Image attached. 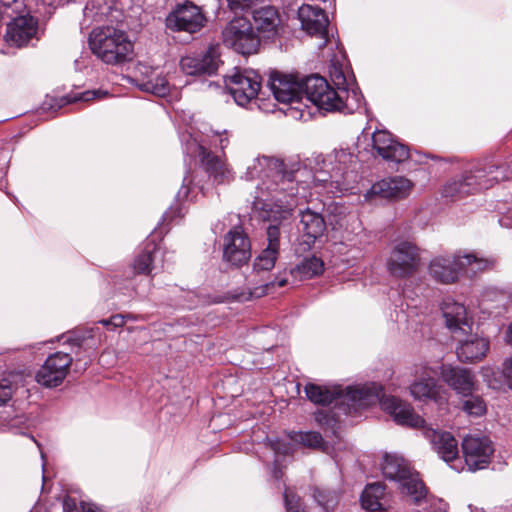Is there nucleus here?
<instances>
[{
    "label": "nucleus",
    "instance_id": "1",
    "mask_svg": "<svg viewBox=\"0 0 512 512\" xmlns=\"http://www.w3.org/2000/svg\"><path fill=\"white\" fill-rule=\"evenodd\" d=\"M298 170H287L283 160L261 156L251 160L244 178H261L258 195L252 202V211L261 220H287L299 204Z\"/></svg>",
    "mask_w": 512,
    "mask_h": 512
},
{
    "label": "nucleus",
    "instance_id": "2",
    "mask_svg": "<svg viewBox=\"0 0 512 512\" xmlns=\"http://www.w3.org/2000/svg\"><path fill=\"white\" fill-rule=\"evenodd\" d=\"M305 393L315 404L329 405L337 401L340 405H346L348 414H351V410L357 411L380 401L382 409L399 425L419 428L425 423L424 419L415 413L410 403L395 396L382 397L383 387L374 382L346 387L345 390L341 387L328 388L309 383L305 387Z\"/></svg>",
    "mask_w": 512,
    "mask_h": 512
},
{
    "label": "nucleus",
    "instance_id": "3",
    "mask_svg": "<svg viewBox=\"0 0 512 512\" xmlns=\"http://www.w3.org/2000/svg\"><path fill=\"white\" fill-rule=\"evenodd\" d=\"M331 78L335 88L325 78L319 75H310L304 82L306 101L326 112H342L352 114L360 109L363 96L357 88H350L344 72L334 68Z\"/></svg>",
    "mask_w": 512,
    "mask_h": 512
},
{
    "label": "nucleus",
    "instance_id": "4",
    "mask_svg": "<svg viewBox=\"0 0 512 512\" xmlns=\"http://www.w3.org/2000/svg\"><path fill=\"white\" fill-rule=\"evenodd\" d=\"M512 177V163L509 165L489 164L475 167L465 172L460 178L448 182L443 188V195L462 198L466 195L489 189L496 183Z\"/></svg>",
    "mask_w": 512,
    "mask_h": 512
},
{
    "label": "nucleus",
    "instance_id": "5",
    "mask_svg": "<svg viewBox=\"0 0 512 512\" xmlns=\"http://www.w3.org/2000/svg\"><path fill=\"white\" fill-rule=\"evenodd\" d=\"M88 42L92 53L106 64L118 65L132 59L133 43L120 29L112 26L94 28Z\"/></svg>",
    "mask_w": 512,
    "mask_h": 512
},
{
    "label": "nucleus",
    "instance_id": "6",
    "mask_svg": "<svg viewBox=\"0 0 512 512\" xmlns=\"http://www.w3.org/2000/svg\"><path fill=\"white\" fill-rule=\"evenodd\" d=\"M494 264V259L479 258L473 253H456L452 256L433 258L429 265V274L438 282L450 284L457 281L460 274L472 277L477 272L493 267Z\"/></svg>",
    "mask_w": 512,
    "mask_h": 512
},
{
    "label": "nucleus",
    "instance_id": "7",
    "mask_svg": "<svg viewBox=\"0 0 512 512\" xmlns=\"http://www.w3.org/2000/svg\"><path fill=\"white\" fill-rule=\"evenodd\" d=\"M306 78L299 80L295 75L281 72H272L269 78V87L278 102L290 104V115L301 120L306 119L310 112L302 108L305 97L304 82Z\"/></svg>",
    "mask_w": 512,
    "mask_h": 512
},
{
    "label": "nucleus",
    "instance_id": "8",
    "mask_svg": "<svg viewBox=\"0 0 512 512\" xmlns=\"http://www.w3.org/2000/svg\"><path fill=\"white\" fill-rule=\"evenodd\" d=\"M383 475L390 480L400 484L402 493L413 497L417 503L426 495L423 482L414 473L409 463L397 455H385L382 463Z\"/></svg>",
    "mask_w": 512,
    "mask_h": 512
},
{
    "label": "nucleus",
    "instance_id": "9",
    "mask_svg": "<svg viewBox=\"0 0 512 512\" xmlns=\"http://www.w3.org/2000/svg\"><path fill=\"white\" fill-rule=\"evenodd\" d=\"M224 83L235 103L246 107L257 100L262 79L260 74L253 69L234 68L224 76Z\"/></svg>",
    "mask_w": 512,
    "mask_h": 512
},
{
    "label": "nucleus",
    "instance_id": "10",
    "mask_svg": "<svg viewBox=\"0 0 512 512\" xmlns=\"http://www.w3.org/2000/svg\"><path fill=\"white\" fill-rule=\"evenodd\" d=\"M223 43L242 55H251L258 51L260 38L252 23L246 17H234L222 30Z\"/></svg>",
    "mask_w": 512,
    "mask_h": 512
},
{
    "label": "nucleus",
    "instance_id": "11",
    "mask_svg": "<svg viewBox=\"0 0 512 512\" xmlns=\"http://www.w3.org/2000/svg\"><path fill=\"white\" fill-rule=\"evenodd\" d=\"M438 371L428 364L414 368V380L409 385L410 395L419 402L442 404L447 400L446 389L436 379Z\"/></svg>",
    "mask_w": 512,
    "mask_h": 512
},
{
    "label": "nucleus",
    "instance_id": "12",
    "mask_svg": "<svg viewBox=\"0 0 512 512\" xmlns=\"http://www.w3.org/2000/svg\"><path fill=\"white\" fill-rule=\"evenodd\" d=\"M461 446L465 464L472 472L486 468L495 451L491 439L478 433L466 435Z\"/></svg>",
    "mask_w": 512,
    "mask_h": 512
},
{
    "label": "nucleus",
    "instance_id": "13",
    "mask_svg": "<svg viewBox=\"0 0 512 512\" xmlns=\"http://www.w3.org/2000/svg\"><path fill=\"white\" fill-rule=\"evenodd\" d=\"M207 18L201 7L191 1L177 4L165 19L166 27L172 31L196 33L206 24Z\"/></svg>",
    "mask_w": 512,
    "mask_h": 512
},
{
    "label": "nucleus",
    "instance_id": "14",
    "mask_svg": "<svg viewBox=\"0 0 512 512\" xmlns=\"http://www.w3.org/2000/svg\"><path fill=\"white\" fill-rule=\"evenodd\" d=\"M420 264L418 247L411 241L396 243L387 261L389 272L398 278L409 277L414 274Z\"/></svg>",
    "mask_w": 512,
    "mask_h": 512
},
{
    "label": "nucleus",
    "instance_id": "15",
    "mask_svg": "<svg viewBox=\"0 0 512 512\" xmlns=\"http://www.w3.org/2000/svg\"><path fill=\"white\" fill-rule=\"evenodd\" d=\"M72 362L73 358L69 353L58 351L49 355L35 375L36 382L47 388L61 385Z\"/></svg>",
    "mask_w": 512,
    "mask_h": 512
},
{
    "label": "nucleus",
    "instance_id": "16",
    "mask_svg": "<svg viewBox=\"0 0 512 512\" xmlns=\"http://www.w3.org/2000/svg\"><path fill=\"white\" fill-rule=\"evenodd\" d=\"M252 19L253 28L260 39L274 42L285 33L284 20L278 9L272 5L254 9Z\"/></svg>",
    "mask_w": 512,
    "mask_h": 512
},
{
    "label": "nucleus",
    "instance_id": "17",
    "mask_svg": "<svg viewBox=\"0 0 512 512\" xmlns=\"http://www.w3.org/2000/svg\"><path fill=\"white\" fill-rule=\"evenodd\" d=\"M333 158L334 160L331 162L333 167L329 178L315 176L314 181L325 187L327 185L332 187L334 184L336 188L348 185L357 164L356 156L347 150L341 149L334 152Z\"/></svg>",
    "mask_w": 512,
    "mask_h": 512
},
{
    "label": "nucleus",
    "instance_id": "18",
    "mask_svg": "<svg viewBox=\"0 0 512 512\" xmlns=\"http://www.w3.org/2000/svg\"><path fill=\"white\" fill-rule=\"evenodd\" d=\"M251 257V244L241 227H234L224 237L223 259L233 266H241Z\"/></svg>",
    "mask_w": 512,
    "mask_h": 512
},
{
    "label": "nucleus",
    "instance_id": "19",
    "mask_svg": "<svg viewBox=\"0 0 512 512\" xmlns=\"http://www.w3.org/2000/svg\"><path fill=\"white\" fill-rule=\"evenodd\" d=\"M220 46L210 45L201 56H185L180 61L181 70L187 75H211L221 63Z\"/></svg>",
    "mask_w": 512,
    "mask_h": 512
},
{
    "label": "nucleus",
    "instance_id": "20",
    "mask_svg": "<svg viewBox=\"0 0 512 512\" xmlns=\"http://www.w3.org/2000/svg\"><path fill=\"white\" fill-rule=\"evenodd\" d=\"M455 339L458 341L456 354L461 362L480 361L489 350L488 339L470 331L455 336Z\"/></svg>",
    "mask_w": 512,
    "mask_h": 512
},
{
    "label": "nucleus",
    "instance_id": "21",
    "mask_svg": "<svg viewBox=\"0 0 512 512\" xmlns=\"http://www.w3.org/2000/svg\"><path fill=\"white\" fill-rule=\"evenodd\" d=\"M372 145L378 155L385 160L400 163L409 158L408 147L399 143L385 130H377L373 133Z\"/></svg>",
    "mask_w": 512,
    "mask_h": 512
},
{
    "label": "nucleus",
    "instance_id": "22",
    "mask_svg": "<svg viewBox=\"0 0 512 512\" xmlns=\"http://www.w3.org/2000/svg\"><path fill=\"white\" fill-rule=\"evenodd\" d=\"M440 375L442 380L461 396L476 391L475 376L468 369L443 364L440 367Z\"/></svg>",
    "mask_w": 512,
    "mask_h": 512
},
{
    "label": "nucleus",
    "instance_id": "23",
    "mask_svg": "<svg viewBox=\"0 0 512 512\" xmlns=\"http://www.w3.org/2000/svg\"><path fill=\"white\" fill-rule=\"evenodd\" d=\"M413 188V183L403 176H393L374 183L368 194L385 199L398 200L406 198Z\"/></svg>",
    "mask_w": 512,
    "mask_h": 512
},
{
    "label": "nucleus",
    "instance_id": "24",
    "mask_svg": "<svg viewBox=\"0 0 512 512\" xmlns=\"http://www.w3.org/2000/svg\"><path fill=\"white\" fill-rule=\"evenodd\" d=\"M37 28L38 22L34 17L30 15L17 17L8 24L5 40L10 45L24 46L36 35Z\"/></svg>",
    "mask_w": 512,
    "mask_h": 512
},
{
    "label": "nucleus",
    "instance_id": "25",
    "mask_svg": "<svg viewBox=\"0 0 512 512\" xmlns=\"http://www.w3.org/2000/svg\"><path fill=\"white\" fill-rule=\"evenodd\" d=\"M298 18L301 27L308 34L325 38L327 35L328 17L324 10L309 4H304L298 9Z\"/></svg>",
    "mask_w": 512,
    "mask_h": 512
},
{
    "label": "nucleus",
    "instance_id": "26",
    "mask_svg": "<svg viewBox=\"0 0 512 512\" xmlns=\"http://www.w3.org/2000/svg\"><path fill=\"white\" fill-rule=\"evenodd\" d=\"M198 155L205 172L216 184L228 183L233 180V173L229 166L219 156L202 145L198 146Z\"/></svg>",
    "mask_w": 512,
    "mask_h": 512
},
{
    "label": "nucleus",
    "instance_id": "27",
    "mask_svg": "<svg viewBox=\"0 0 512 512\" xmlns=\"http://www.w3.org/2000/svg\"><path fill=\"white\" fill-rule=\"evenodd\" d=\"M424 435L428 438L436 453L447 463L459 460L458 442L449 432H441L431 428L425 429Z\"/></svg>",
    "mask_w": 512,
    "mask_h": 512
},
{
    "label": "nucleus",
    "instance_id": "28",
    "mask_svg": "<svg viewBox=\"0 0 512 512\" xmlns=\"http://www.w3.org/2000/svg\"><path fill=\"white\" fill-rule=\"evenodd\" d=\"M442 313L446 326L454 334V337L471 331L470 320L467 317V311L463 304L450 299L445 300L442 305Z\"/></svg>",
    "mask_w": 512,
    "mask_h": 512
},
{
    "label": "nucleus",
    "instance_id": "29",
    "mask_svg": "<svg viewBox=\"0 0 512 512\" xmlns=\"http://www.w3.org/2000/svg\"><path fill=\"white\" fill-rule=\"evenodd\" d=\"M300 224L304 235L307 237L306 242L308 244L321 237L326 230V223L323 216L310 208L301 211Z\"/></svg>",
    "mask_w": 512,
    "mask_h": 512
},
{
    "label": "nucleus",
    "instance_id": "30",
    "mask_svg": "<svg viewBox=\"0 0 512 512\" xmlns=\"http://www.w3.org/2000/svg\"><path fill=\"white\" fill-rule=\"evenodd\" d=\"M385 495V486L381 483L368 484L361 495L362 507L370 511L383 510L381 500Z\"/></svg>",
    "mask_w": 512,
    "mask_h": 512
},
{
    "label": "nucleus",
    "instance_id": "31",
    "mask_svg": "<svg viewBox=\"0 0 512 512\" xmlns=\"http://www.w3.org/2000/svg\"><path fill=\"white\" fill-rule=\"evenodd\" d=\"M158 252V245L154 240H148L144 250L139 253L133 263V269L138 274H149L155 266L153 265L155 255Z\"/></svg>",
    "mask_w": 512,
    "mask_h": 512
},
{
    "label": "nucleus",
    "instance_id": "32",
    "mask_svg": "<svg viewBox=\"0 0 512 512\" xmlns=\"http://www.w3.org/2000/svg\"><path fill=\"white\" fill-rule=\"evenodd\" d=\"M324 270L323 261L316 257L310 256L304 258L299 264L292 269L291 273L299 279H310L320 275Z\"/></svg>",
    "mask_w": 512,
    "mask_h": 512
},
{
    "label": "nucleus",
    "instance_id": "33",
    "mask_svg": "<svg viewBox=\"0 0 512 512\" xmlns=\"http://www.w3.org/2000/svg\"><path fill=\"white\" fill-rule=\"evenodd\" d=\"M278 255V251L266 247L254 260L253 275L250 281L257 284L256 276L262 272L270 271L275 266Z\"/></svg>",
    "mask_w": 512,
    "mask_h": 512
},
{
    "label": "nucleus",
    "instance_id": "34",
    "mask_svg": "<svg viewBox=\"0 0 512 512\" xmlns=\"http://www.w3.org/2000/svg\"><path fill=\"white\" fill-rule=\"evenodd\" d=\"M139 88L142 91L163 97L169 92V83L164 76L157 75L155 78L148 79L139 84Z\"/></svg>",
    "mask_w": 512,
    "mask_h": 512
},
{
    "label": "nucleus",
    "instance_id": "35",
    "mask_svg": "<svg viewBox=\"0 0 512 512\" xmlns=\"http://www.w3.org/2000/svg\"><path fill=\"white\" fill-rule=\"evenodd\" d=\"M462 397V409L467 414L478 417L486 412L485 402L480 396L475 395L474 392L469 395H463Z\"/></svg>",
    "mask_w": 512,
    "mask_h": 512
},
{
    "label": "nucleus",
    "instance_id": "36",
    "mask_svg": "<svg viewBox=\"0 0 512 512\" xmlns=\"http://www.w3.org/2000/svg\"><path fill=\"white\" fill-rule=\"evenodd\" d=\"M313 497L325 511L333 509L338 502L337 493L327 489L316 488Z\"/></svg>",
    "mask_w": 512,
    "mask_h": 512
},
{
    "label": "nucleus",
    "instance_id": "37",
    "mask_svg": "<svg viewBox=\"0 0 512 512\" xmlns=\"http://www.w3.org/2000/svg\"><path fill=\"white\" fill-rule=\"evenodd\" d=\"M293 210L291 211V214ZM292 218V215L287 220H269L270 222H274L275 224H270L267 228V240L268 245L267 248L274 249L279 252V237H280V226L284 225L285 222H288Z\"/></svg>",
    "mask_w": 512,
    "mask_h": 512
},
{
    "label": "nucleus",
    "instance_id": "38",
    "mask_svg": "<svg viewBox=\"0 0 512 512\" xmlns=\"http://www.w3.org/2000/svg\"><path fill=\"white\" fill-rule=\"evenodd\" d=\"M286 283H287V280L285 278H280L277 281L265 280L260 285L253 287V289L250 292V297L251 298H260V297L268 294L270 292V290L272 288H274L275 286L283 287L286 285Z\"/></svg>",
    "mask_w": 512,
    "mask_h": 512
},
{
    "label": "nucleus",
    "instance_id": "39",
    "mask_svg": "<svg viewBox=\"0 0 512 512\" xmlns=\"http://www.w3.org/2000/svg\"><path fill=\"white\" fill-rule=\"evenodd\" d=\"M294 440L310 448H318L323 444V438L318 432L298 433Z\"/></svg>",
    "mask_w": 512,
    "mask_h": 512
},
{
    "label": "nucleus",
    "instance_id": "40",
    "mask_svg": "<svg viewBox=\"0 0 512 512\" xmlns=\"http://www.w3.org/2000/svg\"><path fill=\"white\" fill-rule=\"evenodd\" d=\"M284 502L287 512H306L302 504L301 498L291 489L284 492Z\"/></svg>",
    "mask_w": 512,
    "mask_h": 512
},
{
    "label": "nucleus",
    "instance_id": "41",
    "mask_svg": "<svg viewBox=\"0 0 512 512\" xmlns=\"http://www.w3.org/2000/svg\"><path fill=\"white\" fill-rule=\"evenodd\" d=\"M99 91H85L83 93H78L74 95H66L62 98H60L59 103L57 104L58 107H62L66 104L76 102V101H90L99 95Z\"/></svg>",
    "mask_w": 512,
    "mask_h": 512
},
{
    "label": "nucleus",
    "instance_id": "42",
    "mask_svg": "<svg viewBox=\"0 0 512 512\" xmlns=\"http://www.w3.org/2000/svg\"><path fill=\"white\" fill-rule=\"evenodd\" d=\"M258 0H227L229 8L234 11H245L251 9Z\"/></svg>",
    "mask_w": 512,
    "mask_h": 512
},
{
    "label": "nucleus",
    "instance_id": "43",
    "mask_svg": "<svg viewBox=\"0 0 512 512\" xmlns=\"http://www.w3.org/2000/svg\"><path fill=\"white\" fill-rule=\"evenodd\" d=\"M125 318H132L130 314L124 316L121 314H116L111 316L109 319H103L100 323L106 327L112 326L114 328L122 327L125 324Z\"/></svg>",
    "mask_w": 512,
    "mask_h": 512
},
{
    "label": "nucleus",
    "instance_id": "44",
    "mask_svg": "<svg viewBox=\"0 0 512 512\" xmlns=\"http://www.w3.org/2000/svg\"><path fill=\"white\" fill-rule=\"evenodd\" d=\"M12 397V389L7 384H0V405L6 403Z\"/></svg>",
    "mask_w": 512,
    "mask_h": 512
},
{
    "label": "nucleus",
    "instance_id": "45",
    "mask_svg": "<svg viewBox=\"0 0 512 512\" xmlns=\"http://www.w3.org/2000/svg\"><path fill=\"white\" fill-rule=\"evenodd\" d=\"M503 373L508 380L509 386L512 388V357L504 362Z\"/></svg>",
    "mask_w": 512,
    "mask_h": 512
},
{
    "label": "nucleus",
    "instance_id": "46",
    "mask_svg": "<svg viewBox=\"0 0 512 512\" xmlns=\"http://www.w3.org/2000/svg\"><path fill=\"white\" fill-rule=\"evenodd\" d=\"M192 181L190 179H188V177H185L184 180H183V186L180 188V190L178 191V194H177V197L178 198H187L189 193H190V187H189V184L191 183Z\"/></svg>",
    "mask_w": 512,
    "mask_h": 512
},
{
    "label": "nucleus",
    "instance_id": "47",
    "mask_svg": "<svg viewBox=\"0 0 512 512\" xmlns=\"http://www.w3.org/2000/svg\"><path fill=\"white\" fill-rule=\"evenodd\" d=\"M64 512H80L77 509L76 502L73 498L67 497L63 503Z\"/></svg>",
    "mask_w": 512,
    "mask_h": 512
},
{
    "label": "nucleus",
    "instance_id": "48",
    "mask_svg": "<svg viewBox=\"0 0 512 512\" xmlns=\"http://www.w3.org/2000/svg\"><path fill=\"white\" fill-rule=\"evenodd\" d=\"M215 135L219 137V146L222 150H224L228 145V136L227 132L224 131L223 133L215 132Z\"/></svg>",
    "mask_w": 512,
    "mask_h": 512
},
{
    "label": "nucleus",
    "instance_id": "49",
    "mask_svg": "<svg viewBox=\"0 0 512 512\" xmlns=\"http://www.w3.org/2000/svg\"><path fill=\"white\" fill-rule=\"evenodd\" d=\"M315 419H316V421L320 425H327L329 423V421H330V419L328 418L327 414L324 413L323 411H318L315 414Z\"/></svg>",
    "mask_w": 512,
    "mask_h": 512
},
{
    "label": "nucleus",
    "instance_id": "50",
    "mask_svg": "<svg viewBox=\"0 0 512 512\" xmlns=\"http://www.w3.org/2000/svg\"><path fill=\"white\" fill-rule=\"evenodd\" d=\"M17 0H0V3L4 6V7H11L14 3H16Z\"/></svg>",
    "mask_w": 512,
    "mask_h": 512
},
{
    "label": "nucleus",
    "instance_id": "51",
    "mask_svg": "<svg viewBox=\"0 0 512 512\" xmlns=\"http://www.w3.org/2000/svg\"><path fill=\"white\" fill-rule=\"evenodd\" d=\"M506 339L508 343H512V323L509 325L507 329Z\"/></svg>",
    "mask_w": 512,
    "mask_h": 512
},
{
    "label": "nucleus",
    "instance_id": "52",
    "mask_svg": "<svg viewBox=\"0 0 512 512\" xmlns=\"http://www.w3.org/2000/svg\"><path fill=\"white\" fill-rule=\"evenodd\" d=\"M273 449L277 452H281L283 454H287L289 452V448L281 449L280 446L277 444V446H274Z\"/></svg>",
    "mask_w": 512,
    "mask_h": 512
},
{
    "label": "nucleus",
    "instance_id": "53",
    "mask_svg": "<svg viewBox=\"0 0 512 512\" xmlns=\"http://www.w3.org/2000/svg\"><path fill=\"white\" fill-rule=\"evenodd\" d=\"M500 224L504 227L512 228V223H506L505 218L500 219Z\"/></svg>",
    "mask_w": 512,
    "mask_h": 512
},
{
    "label": "nucleus",
    "instance_id": "54",
    "mask_svg": "<svg viewBox=\"0 0 512 512\" xmlns=\"http://www.w3.org/2000/svg\"><path fill=\"white\" fill-rule=\"evenodd\" d=\"M274 477H275L276 479L280 478V471H279L278 469H276V468H275V470H274Z\"/></svg>",
    "mask_w": 512,
    "mask_h": 512
},
{
    "label": "nucleus",
    "instance_id": "55",
    "mask_svg": "<svg viewBox=\"0 0 512 512\" xmlns=\"http://www.w3.org/2000/svg\"><path fill=\"white\" fill-rule=\"evenodd\" d=\"M75 66H76V69L82 68V66H80V60H75Z\"/></svg>",
    "mask_w": 512,
    "mask_h": 512
},
{
    "label": "nucleus",
    "instance_id": "56",
    "mask_svg": "<svg viewBox=\"0 0 512 512\" xmlns=\"http://www.w3.org/2000/svg\"><path fill=\"white\" fill-rule=\"evenodd\" d=\"M45 2H47L48 4H51V1H48V0H44Z\"/></svg>",
    "mask_w": 512,
    "mask_h": 512
}]
</instances>
